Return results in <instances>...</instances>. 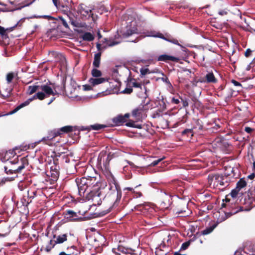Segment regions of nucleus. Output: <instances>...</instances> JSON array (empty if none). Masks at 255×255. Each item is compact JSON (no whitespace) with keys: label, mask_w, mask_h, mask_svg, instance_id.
I'll return each mask as SVG.
<instances>
[{"label":"nucleus","mask_w":255,"mask_h":255,"mask_svg":"<svg viewBox=\"0 0 255 255\" xmlns=\"http://www.w3.org/2000/svg\"><path fill=\"white\" fill-rule=\"evenodd\" d=\"M75 182L79 194L88 201H91L94 206L101 204V190L107 186L106 181L95 172L93 176L77 178Z\"/></svg>","instance_id":"f257e3e1"},{"label":"nucleus","mask_w":255,"mask_h":255,"mask_svg":"<svg viewBox=\"0 0 255 255\" xmlns=\"http://www.w3.org/2000/svg\"><path fill=\"white\" fill-rule=\"evenodd\" d=\"M52 236V239L49 241L44 249L45 251L47 253L50 252L57 244L65 243L70 245L76 240V237L73 234L69 232H64L57 227H55L53 229Z\"/></svg>","instance_id":"f03ea898"},{"label":"nucleus","mask_w":255,"mask_h":255,"mask_svg":"<svg viewBox=\"0 0 255 255\" xmlns=\"http://www.w3.org/2000/svg\"><path fill=\"white\" fill-rule=\"evenodd\" d=\"M73 3L72 0H64L57 1V4L54 5L58 9L63 12L69 19V23L75 27H81V24L78 20V15L71 11Z\"/></svg>","instance_id":"7ed1b4c3"},{"label":"nucleus","mask_w":255,"mask_h":255,"mask_svg":"<svg viewBox=\"0 0 255 255\" xmlns=\"http://www.w3.org/2000/svg\"><path fill=\"white\" fill-rule=\"evenodd\" d=\"M9 163L12 166H4L5 173L7 174H15V177H17V174H21L22 170L28 165V160L27 157H21L20 160L17 157L13 160L9 161Z\"/></svg>","instance_id":"20e7f679"},{"label":"nucleus","mask_w":255,"mask_h":255,"mask_svg":"<svg viewBox=\"0 0 255 255\" xmlns=\"http://www.w3.org/2000/svg\"><path fill=\"white\" fill-rule=\"evenodd\" d=\"M108 181L110 186V190L111 191V193L109 194V196H111L114 201V203L112 206L109 208L106 213L111 212L113 207H117L118 205L122 195L120 186L119 185L113 175H111L110 178L108 179Z\"/></svg>","instance_id":"39448f33"},{"label":"nucleus","mask_w":255,"mask_h":255,"mask_svg":"<svg viewBox=\"0 0 255 255\" xmlns=\"http://www.w3.org/2000/svg\"><path fill=\"white\" fill-rule=\"evenodd\" d=\"M77 13L80 15L81 18L84 20L91 18L92 21H95L97 19V16L94 15L91 8L83 3L78 5Z\"/></svg>","instance_id":"423d86ee"},{"label":"nucleus","mask_w":255,"mask_h":255,"mask_svg":"<svg viewBox=\"0 0 255 255\" xmlns=\"http://www.w3.org/2000/svg\"><path fill=\"white\" fill-rule=\"evenodd\" d=\"M27 198L25 197L21 200V202L23 205L27 206L31 203L32 200L36 198L41 196L43 195L42 191L40 189H36L35 188H30L27 191Z\"/></svg>","instance_id":"0eeeda50"},{"label":"nucleus","mask_w":255,"mask_h":255,"mask_svg":"<svg viewBox=\"0 0 255 255\" xmlns=\"http://www.w3.org/2000/svg\"><path fill=\"white\" fill-rule=\"evenodd\" d=\"M53 164L50 167V170L46 172V175L50 178L51 183L57 181L59 176L60 167L58 165V159L53 158Z\"/></svg>","instance_id":"6e6552de"},{"label":"nucleus","mask_w":255,"mask_h":255,"mask_svg":"<svg viewBox=\"0 0 255 255\" xmlns=\"http://www.w3.org/2000/svg\"><path fill=\"white\" fill-rule=\"evenodd\" d=\"M46 98V95L43 92H39L35 94L32 98H29L26 100L25 102L22 103L16 107L14 108L12 111L10 112L9 114H13L16 113L21 109L28 106L30 102H31L33 100L35 99H39L40 100H42Z\"/></svg>","instance_id":"1a4fd4ad"},{"label":"nucleus","mask_w":255,"mask_h":255,"mask_svg":"<svg viewBox=\"0 0 255 255\" xmlns=\"http://www.w3.org/2000/svg\"><path fill=\"white\" fill-rule=\"evenodd\" d=\"M208 182L211 187L217 188L224 185L223 177L219 175H210Z\"/></svg>","instance_id":"9d476101"},{"label":"nucleus","mask_w":255,"mask_h":255,"mask_svg":"<svg viewBox=\"0 0 255 255\" xmlns=\"http://www.w3.org/2000/svg\"><path fill=\"white\" fill-rule=\"evenodd\" d=\"M50 85H52V87H51L46 84L40 85V90H41L44 92V93L45 95L46 94L48 96L58 95V93L56 91V88L54 84L50 83Z\"/></svg>","instance_id":"9b49d317"},{"label":"nucleus","mask_w":255,"mask_h":255,"mask_svg":"<svg viewBox=\"0 0 255 255\" xmlns=\"http://www.w3.org/2000/svg\"><path fill=\"white\" fill-rule=\"evenodd\" d=\"M63 214L65 219L68 221H79L82 218L78 215L77 213L70 210L65 211Z\"/></svg>","instance_id":"f8f14e48"},{"label":"nucleus","mask_w":255,"mask_h":255,"mask_svg":"<svg viewBox=\"0 0 255 255\" xmlns=\"http://www.w3.org/2000/svg\"><path fill=\"white\" fill-rule=\"evenodd\" d=\"M143 115V105L140 104L138 107L134 109L132 112V116L136 121L142 120Z\"/></svg>","instance_id":"ddd939ff"},{"label":"nucleus","mask_w":255,"mask_h":255,"mask_svg":"<svg viewBox=\"0 0 255 255\" xmlns=\"http://www.w3.org/2000/svg\"><path fill=\"white\" fill-rule=\"evenodd\" d=\"M67 253L61 252L59 255H80L77 247L74 245L68 246L67 247Z\"/></svg>","instance_id":"4468645a"},{"label":"nucleus","mask_w":255,"mask_h":255,"mask_svg":"<svg viewBox=\"0 0 255 255\" xmlns=\"http://www.w3.org/2000/svg\"><path fill=\"white\" fill-rule=\"evenodd\" d=\"M155 212L154 205L149 203H144V214L146 213L147 216L150 218V215H153Z\"/></svg>","instance_id":"2eb2a0df"},{"label":"nucleus","mask_w":255,"mask_h":255,"mask_svg":"<svg viewBox=\"0 0 255 255\" xmlns=\"http://www.w3.org/2000/svg\"><path fill=\"white\" fill-rule=\"evenodd\" d=\"M12 90L13 89L11 87L7 86L6 87L3 89L2 90H0V97L3 99L9 98L11 94Z\"/></svg>","instance_id":"dca6fc26"},{"label":"nucleus","mask_w":255,"mask_h":255,"mask_svg":"<svg viewBox=\"0 0 255 255\" xmlns=\"http://www.w3.org/2000/svg\"><path fill=\"white\" fill-rule=\"evenodd\" d=\"M59 136V132H58L57 129H54L52 130L49 131L47 136L42 138V140H51L56 136Z\"/></svg>","instance_id":"f3484780"},{"label":"nucleus","mask_w":255,"mask_h":255,"mask_svg":"<svg viewBox=\"0 0 255 255\" xmlns=\"http://www.w3.org/2000/svg\"><path fill=\"white\" fill-rule=\"evenodd\" d=\"M118 251L122 253L125 254H131L132 255H137L138 253L135 252V251L130 248H126L125 247L119 246L118 248Z\"/></svg>","instance_id":"a211bd4d"},{"label":"nucleus","mask_w":255,"mask_h":255,"mask_svg":"<svg viewBox=\"0 0 255 255\" xmlns=\"http://www.w3.org/2000/svg\"><path fill=\"white\" fill-rule=\"evenodd\" d=\"M158 60L165 62H167L168 61L178 62L179 60V59L174 56L163 54L160 55L158 57Z\"/></svg>","instance_id":"6ab92c4d"},{"label":"nucleus","mask_w":255,"mask_h":255,"mask_svg":"<svg viewBox=\"0 0 255 255\" xmlns=\"http://www.w3.org/2000/svg\"><path fill=\"white\" fill-rule=\"evenodd\" d=\"M107 81V79L105 78L98 77L96 78H91L89 79V82L93 86H95Z\"/></svg>","instance_id":"aec40b11"},{"label":"nucleus","mask_w":255,"mask_h":255,"mask_svg":"<svg viewBox=\"0 0 255 255\" xmlns=\"http://www.w3.org/2000/svg\"><path fill=\"white\" fill-rule=\"evenodd\" d=\"M73 130V127L70 126H64L60 128H57L58 132H59V136H61L62 134L65 133H69L72 131Z\"/></svg>","instance_id":"412c9836"},{"label":"nucleus","mask_w":255,"mask_h":255,"mask_svg":"<svg viewBox=\"0 0 255 255\" xmlns=\"http://www.w3.org/2000/svg\"><path fill=\"white\" fill-rule=\"evenodd\" d=\"M106 127H107V126L105 125L95 124L94 125L87 127L85 128V129H87L88 130H90L91 129L94 130H99L102 128H104Z\"/></svg>","instance_id":"4be33fe9"},{"label":"nucleus","mask_w":255,"mask_h":255,"mask_svg":"<svg viewBox=\"0 0 255 255\" xmlns=\"http://www.w3.org/2000/svg\"><path fill=\"white\" fill-rule=\"evenodd\" d=\"M113 122L116 126L121 125L126 122L123 115H119L113 119Z\"/></svg>","instance_id":"5701e85b"},{"label":"nucleus","mask_w":255,"mask_h":255,"mask_svg":"<svg viewBox=\"0 0 255 255\" xmlns=\"http://www.w3.org/2000/svg\"><path fill=\"white\" fill-rule=\"evenodd\" d=\"M101 52H98L95 54L93 65L95 68H98L100 66L101 61Z\"/></svg>","instance_id":"b1692460"},{"label":"nucleus","mask_w":255,"mask_h":255,"mask_svg":"<svg viewBox=\"0 0 255 255\" xmlns=\"http://www.w3.org/2000/svg\"><path fill=\"white\" fill-rule=\"evenodd\" d=\"M39 90H40V85L29 86L27 90L26 94L28 95H31Z\"/></svg>","instance_id":"393cba45"},{"label":"nucleus","mask_w":255,"mask_h":255,"mask_svg":"<svg viewBox=\"0 0 255 255\" xmlns=\"http://www.w3.org/2000/svg\"><path fill=\"white\" fill-rule=\"evenodd\" d=\"M81 38L84 41H92L94 39V36L89 32H85Z\"/></svg>","instance_id":"a878e982"},{"label":"nucleus","mask_w":255,"mask_h":255,"mask_svg":"<svg viewBox=\"0 0 255 255\" xmlns=\"http://www.w3.org/2000/svg\"><path fill=\"white\" fill-rule=\"evenodd\" d=\"M206 81L208 83H216L217 79L215 77L213 73L209 72L205 76Z\"/></svg>","instance_id":"bb28decb"},{"label":"nucleus","mask_w":255,"mask_h":255,"mask_svg":"<svg viewBox=\"0 0 255 255\" xmlns=\"http://www.w3.org/2000/svg\"><path fill=\"white\" fill-rule=\"evenodd\" d=\"M145 36L159 37V38L165 39L167 41H169V40H168L167 39L165 38L161 33H159V32H152L150 34H146L144 33V37Z\"/></svg>","instance_id":"cd10ccee"},{"label":"nucleus","mask_w":255,"mask_h":255,"mask_svg":"<svg viewBox=\"0 0 255 255\" xmlns=\"http://www.w3.org/2000/svg\"><path fill=\"white\" fill-rule=\"evenodd\" d=\"M59 157L61 158L62 161L65 163H69L70 162V158L67 155L61 154L59 153L55 154V159H58L57 157Z\"/></svg>","instance_id":"c85d7f7f"},{"label":"nucleus","mask_w":255,"mask_h":255,"mask_svg":"<svg viewBox=\"0 0 255 255\" xmlns=\"http://www.w3.org/2000/svg\"><path fill=\"white\" fill-rule=\"evenodd\" d=\"M216 225H214L212 226H210L208 228H207L206 229L203 230L202 231V234L203 235H206L209 234L214 230V229L216 228Z\"/></svg>","instance_id":"c756f323"},{"label":"nucleus","mask_w":255,"mask_h":255,"mask_svg":"<svg viewBox=\"0 0 255 255\" xmlns=\"http://www.w3.org/2000/svg\"><path fill=\"white\" fill-rule=\"evenodd\" d=\"M91 74L93 77L98 78L102 76V73L100 70L97 68H94L91 71Z\"/></svg>","instance_id":"7c9ffc66"},{"label":"nucleus","mask_w":255,"mask_h":255,"mask_svg":"<svg viewBox=\"0 0 255 255\" xmlns=\"http://www.w3.org/2000/svg\"><path fill=\"white\" fill-rule=\"evenodd\" d=\"M247 185L246 182L243 179H240V181L237 184L236 188L240 190L241 189L245 187Z\"/></svg>","instance_id":"2f4dec72"},{"label":"nucleus","mask_w":255,"mask_h":255,"mask_svg":"<svg viewBox=\"0 0 255 255\" xmlns=\"http://www.w3.org/2000/svg\"><path fill=\"white\" fill-rule=\"evenodd\" d=\"M59 18L61 20L62 24L65 28H69V26L67 23V20L69 21V19L68 18H66V16L65 15H64V17L59 16Z\"/></svg>","instance_id":"473e14b6"},{"label":"nucleus","mask_w":255,"mask_h":255,"mask_svg":"<svg viewBox=\"0 0 255 255\" xmlns=\"http://www.w3.org/2000/svg\"><path fill=\"white\" fill-rule=\"evenodd\" d=\"M14 77V74L13 72L8 73L6 75V81L8 84L11 82L12 79Z\"/></svg>","instance_id":"72a5a7b5"},{"label":"nucleus","mask_w":255,"mask_h":255,"mask_svg":"<svg viewBox=\"0 0 255 255\" xmlns=\"http://www.w3.org/2000/svg\"><path fill=\"white\" fill-rule=\"evenodd\" d=\"M105 42L107 43V44L108 46H113L114 45H116L119 43L118 42L113 41H111V40H108L107 38H105Z\"/></svg>","instance_id":"f704fd0d"},{"label":"nucleus","mask_w":255,"mask_h":255,"mask_svg":"<svg viewBox=\"0 0 255 255\" xmlns=\"http://www.w3.org/2000/svg\"><path fill=\"white\" fill-rule=\"evenodd\" d=\"M240 190H239L237 188L235 189H234L232 191L231 193L230 194V195L234 199L235 198L237 195L238 194Z\"/></svg>","instance_id":"c9c22d12"},{"label":"nucleus","mask_w":255,"mask_h":255,"mask_svg":"<svg viewBox=\"0 0 255 255\" xmlns=\"http://www.w3.org/2000/svg\"><path fill=\"white\" fill-rule=\"evenodd\" d=\"M0 34L3 37H7V33H6L5 29L4 27L1 26L0 25Z\"/></svg>","instance_id":"e433bc0d"},{"label":"nucleus","mask_w":255,"mask_h":255,"mask_svg":"<svg viewBox=\"0 0 255 255\" xmlns=\"http://www.w3.org/2000/svg\"><path fill=\"white\" fill-rule=\"evenodd\" d=\"M126 125L127 127H133V128H141V127H138L135 125L134 122L133 121H130L126 123Z\"/></svg>","instance_id":"4c0bfd02"},{"label":"nucleus","mask_w":255,"mask_h":255,"mask_svg":"<svg viewBox=\"0 0 255 255\" xmlns=\"http://www.w3.org/2000/svg\"><path fill=\"white\" fill-rule=\"evenodd\" d=\"M164 158V157H163V158H161L158 159L157 160H155L153 161L151 163L150 165L153 166L156 165L158 163H159L160 161H161Z\"/></svg>","instance_id":"58836bf2"},{"label":"nucleus","mask_w":255,"mask_h":255,"mask_svg":"<svg viewBox=\"0 0 255 255\" xmlns=\"http://www.w3.org/2000/svg\"><path fill=\"white\" fill-rule=\"evenodd\" d=\"M226 203H223L222 205V207H229L230 206L229 202L230 201V199H229L227 196L225 199Z\"/></svg>","instance_id":"ea45409f"},{"label":"nucleus","mask_w":255,"mask_h":255,"mask_svg":"<svg viewBox=\"0 0 255 255\" xmlns=\"http://www.w3.org/2000/svg\"><path fill=\"white\" fill-rule=\"evenodd\" d=\"M132 92V89L131 88H126L122 93L124 94H130Z\"/></svg>","instance_id":"a19ab883"},{"label":"nucleus","mask_w":255,"mask_h":255,"mask_svg":"<svg viewBox=\"0 0 255 255\" xmlns=\"http://www.w3.org/2000/svg\"><path fill=\"white\" fill-rule=\"evenodd\" d=\"M249 210H250V209H244L243 208V207H240L239 210H233V211H232L231 213L232 214H235L238 213L239 211H249Z\"/></svg>","instance_id":"79ce46f5"},{"label":"nucleus","mask_w":255,"mask_h":255,"mask_svg":"<svg viewBox=\"0 0 255 255\" xmlns=\"http://www.w3.org/2000/svg\"><path fill=\"white\" fill-rule=\"evenodd\" d=\"M189 242H185L182 245L181 249L186 250L189 246Z\"/></svg>","instance_id":"37998d69"},{"label":"nucleus","mask_w":255,"mask_h":255,"mask_svg":"<svg viewBox=\"0 0 255 255\" xmlns=\"http://www.w3.org/2000/svg\"><path fill=\"white\" fill-rule=\"evenodd\" d=\"M135 209L137 210V211H140V212H142V209H143V206L141 204H140V205H137L135 207Z\"/></svg>","instance_id":"c03bdc74"},{"label":"nucleus","mask_w":255,"mask_h":255,"mask_svg":"<svg viewBox=\"0 0 255 255\" xmlns=\"http://www.w3.org/2000/svg\"><path fill=\"white\" fill-rule=\"evenodd\" d=\"M65 82H66V79H65V80H63V88L64 89L65 91L67 92V91L69 90L70 92H71L72 90H71V88L70 87H68L67 89H66V88L65 86Z\"/></svg>","instance_id":"a18cd8bd"},{"label":"nucleus","mask_w":255,"mask_h":255,"mask_svg":"<svg viewBox=\"0 0 255 255\" xmlns=\"http://www.w3.org/2000/svg\"><path fill=\"white\" fill-rule=\"evenodd\" d=\"M132 85H133V87H134L140 88V89H141V84L138 82H134L132 83Z\"/></svg>","instance_id":"49530a36"},{"label":"nucleus","mask_w":255,"mask_h":255,"mask_svg":"<svg viewBox=\"0 0 255 255\" xmlns=\"http://www.w3.org/2000/svg\"><path fill=\"white\" fill-rule=\"evenodd\" d=\"M155 254L156 255H166V253L162 252L160 250L157 249Z\"/></svg>","instance_id":"de8ad7c7"},{"label":"nucleus","mask_w":255,"mask_h":255,"mask_svg":"<svg viewBox=\"0 0 255 255\" xmlns=\"http://www.w3.org/2000/svg\"><path fill=\"white\" fill-rule=\"evenodd\" d=\"M134 193L135 194V196H136V198L141 197L142 195V193L138 191H134Z\"/></svg>","instance_id":"09e8293b"},{"label":"nucleus","mask_w":255,"mask_h":255,"mask_svg":"<svg viewBox=\"0 0 255 255\" xmlns=\"http://www.w3.org/2000/svg\"><path fill=\"white\" fill-rule=\"evenodd\" d=\"M83 89L84 90L88 91L92 89L91 86L88 85H85L83 86Z\"/></svg>","instance_id":"8fccbe9b"},{"label":"nucleus","mask_w":255,"mask_h":255,"mask_svg":"<svg viewBox=\"0 0 255 255\" xmlns=\"http://www.w3.org/2000/svg\"><path fill=\"white\" fill-rule=\"evenodd\" d=\"M232 82L235 86L241 87V84L235 80H232Z\"/></svg>","instance_id":"3c124183"},{"label":"nucleus","mask_w":255,"mask_h":255,"mask_svg":"<svg viewBox=\"0 0 255 255\" xmlns=\"http://www.w3.org/2000/svg\"><path fill=\"white\" fill-rule=\"evenodd\" d=\"M44 18H47L48 20H53L54 18L50 15H44L42 16Z\"/></svg>","instance_id":"603ef678"},{"label":"nucleus","mask_w":255,"mask_h":255,"mask_svg":"<svg viewBox=\"0 0 255 255\" xmlns=\"http://www.w3.org/2000/svg\"><path fill=\"white\" fill-rule=\"evenodd\" d=\"M251 52H252V51L250 49H247L245 52V56L246 57L249 56L250 55Z\"/></svg>","instance_id":"864d4df0"},{"label":"nucleus","mask_w":255,"mask_h":255,"mask_svg":"<svg viewBox=\"0 0 255 255\" xmlns=\"http://www.w3.org/2000/svg\"><path fill=\"white\" fill-rule=\"evenodd\" d=\"M245 130L248 133H250L253 130V129L250 127H246Z\"/></svg>","instance_id":"5fc2aeb1"},{"label":"nucleus","mask_w":255,"mask_h":255,"mask_svg":"<svg viewBox=\"0 0 255 255\" xmlns=\"http://www.w3.org/2000/svg\"><path fill=\"white\" fill-rule=\"evenodd\" d=\"M172 101L175 104H178L179 103V100L175 98H172Z\"/></svg>","instance_id":"6e6d98bb"},{"label":"nucleus","mask_w":255,"mask_h":255,"mask_svg":"<svg viewBox=\"0 0 255 255\" xmlns=\"http://www.w3.org/2000/svg\"><path fill=\"white\" fill-rule=\"evenodd\" d=\"M227 11L225 10H220L219 11V14L221 15H224L227 14Z\"/></svg>","instance_id":"4d7b16f0"},{"label":"nucleus","mask_w":255,"mask_h":255,"mask_svg":"<svg viewBox=\"0 0 255 255\" xmlns=\"http://www.w3.org/2000/svg\"><path fill=\"white\" fill-rule=\"evenodd\" d=\"M96 47L98 50L100 51L101 50V44L100 43H97L96 44Z\"/></svg>","instance_id":"13d9d810"},{"label":"nucleus","mask_w":255,"mask_h":255,"mask_svg":"<svg viewBox=\"0 0 255 255\" xmlns=\"http://www.w3.org/2000/svg\"><path fill=\"white\" fill-rule=\"evenodd\" d=\"M183 106L184 107H187L188 106V103L187 101L183 100Z\"/></svg>","instance_id":"bf43d9fd"},{"label":"nucleus","mask_w":255,"mask_h":255,"mask_svg":"<svg viewBox=\"0 0 255 255\" xmlns=\"http://www.w3.org/2000/svg\"><path fill=\"white\" fill-rule=\"evenodd\" d=\"M123 117H124V119L126 122L127 119L129 117V114L128 113H127L124 116H123Z\"/></svg>","instance_id":"052dcab7"},{"label":"nucleus","mask_w":255,"mask_h":255,"mask_svg":"<svg viewBox=\"0 0 255 255\" xmlns=\"http://www.w3.org/2000/svg\"><path fill=\"white\" fill-rule=\"evenodd\" d=\"M255 175L254 173L251 174L248 176V178L251 179H254L255 178Z\"/></svg>","instance_id":"680f3d73"},{"label":"nucleus","mask_w":255,"mask_h":255,"mask_svg":"<svg viewBox=\"0 0 255 255\" xmlns=\"http://www.w3.org/2000/svg\"><path fill=\"white\" fill-rule=\"evenodd\" d=\"M144 75L148 74V73H150V72L149 71V69H147V68H144Z\"/></svg>","instance_id":"e2e57ef3"},{"label":"nucleus","mask_w":255,"mask_h":255,"mask_svg":"<svg viewBox=\"0 0 255 255\" xmlns=\"http://www.w3.org/2000/svg\"><path fill=\"white\" fill-rule=\"evenodd\" d=\"M71 85H72L73 87H75V86H76L75 82L74 81L72 80V79L71 80Z\"/></svg>","instance_id":"0e129e2a"},{"label":"nucleus","mask_w":255,"mask_h":255,"mask_svg":"<svg viewBox=\"0 0 255 255\" xmlns=\"http://www.w3.org/2000/svg\"><path fill=\"white\" fill-rule=\"evenodd\" d=\"M141 75H143V68L141 67L140 69Z\"/></svg>","instance_id":"69168bd1"},{"label":"nucleus","mask_w":255,"mask_h":255,"mask_svg":"<svg viewBox=\"0 0 255 255\" xmlns=\"http://www.w3.org/2000/svg\"><path fill=\"white\" fill-rule=\"evenodd\" d=\"M110 254H111L110 253H103V254H102L101 255H111Z\"/></svg>","instance_id":"338daca9"},{"label":"nucleus","mask_w":255,"mask_h":255,"mask_svg":"<svg viewBox=\"0 0 255 255\" xmlns=\"http://www.w3.org/2000/svg\"><path fill=\"white\" fill-rule=\"evenodd\" d=\"M174 255H182V254H180V253H178V252H176V253H175L174 254Z\"/></svg>","instance_id":"774afa93"}]
</instances>
